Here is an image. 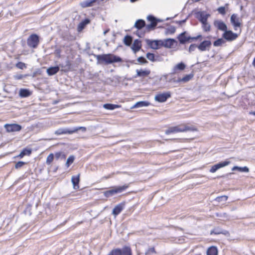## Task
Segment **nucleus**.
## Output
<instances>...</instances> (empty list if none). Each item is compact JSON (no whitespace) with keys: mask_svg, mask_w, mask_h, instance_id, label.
Instances as JSON below:
<instances>
[{"mask_svg":"<svg viewBox=\"0 0 255 255\" xmlns=\"http://www.w3.org/2000/svg\"><path fill=\"white\" fill-rule=\"evenodd\" d=\"M97 62L100 64H110L114 63L121 62L122 59L113 54H104L95 55Z\"/></svg>","mask_w":255,"mask_h":255,"instance_id":"nucleus-1","label":"nucleus"},{"mask_svg":"<svg viewBox=\"0 0 255 255\" xmlns=\"http://www.w3.org/2000/svg\"><path fill=\"white\" fill-rule=\"evenodd\" d=\"M194 131L196 129L194 128L190 127L188 126L181 125L175 127H169L165 131L166 134H169L172 133H176L179 132H185L186 131Z\"/></svg>","mask_w":255,"mask_h":255,"instance_id":"nucleus-2","label":"nucleus"},{"mask_svg":"<svg viewBox=\"0 0 255 255\" xmlns=\"http://www.w3.org/2000/svg\"><path fill=\"white\" fill-rule=\"evenodd\" d=\"M79 130H81L83 132H85L86 130V128L83 127H75L71 129L67 128H60L55 130L54 133L58 135L67 133L72 134L77 132Z\"/></svg>","mask_w":255,"mask_h":255,"instance_id":"nucleus-3","label":"nucleus"},{"mask_svg":"<svg viewBox=\"0 0 255 255\" xmlns=\"http://www.w3.org/2000/svg\"><path fill=\"white\" fill-rule=\"evenodd\" d=\"M147 19L150 22V24L146 25L145 27V29L148 32L154 29L158 22L162 21V20L158 19L152 15H148L147 17Z\"/></svg>","mask_w":255,"mask_h":255,"instance_id":"nucleus-4","label":"nucleus"},{"mask_svg":"<svg viewBox=\"0 0 255 255\" xmlns=\"http://www.w3.org/2000/svg\"><path fill=\"white\" fill-rule=\"evenodd\" d=\"M128 187V185H124L123 186H116L114 187L112 189L104 192V194L105 197H110L115 194L122 192L123 191L126 190Z\"/></svg>","mask_w":255,"mask_h":255,"instance_id":"nucleus-5","label":"nucleus"},{"mask_svg":"<svg viewBox=\"0 0 255 255\" xmlns=\"http://www.w3.org/2000/svg\"><path fill=\"white\" fill-rule=\"evenodd\" d=\"M39 43V38L36 34L30 35L27 40V45L32 48H36Z\"/></svg>","mask_w":255,"mask_h":255,"instance_id":"nucleus-6","label":"nucleus"},{"mask_svg":"<svg viewBox=\"0 0 255 255\" xmlns=\"http://www.w3.org/2000/svg\"><path fill=\"white\" fill-rule=\"evenodd\" d=\"M171 97V93L170 92H167L163 93H160L155 95L154 99L156 101L159 103H163L166 101L167 99Z\"/></svg>","mask_w":255,"mask_h":255,"instance_id":"nucleus-7","label":"nucleus"},{"mask_svg":"<svg viewBox=\"0 0 255 255\" xmlns=\"http://www.w3.org/2000/svg\"><path fill=\"white\" fill-rule=\"evenodd\" d=\"M222 36L227 41H232L235 40L238 37V35L231 30H227L224 32Z\"/></svg>","mask_w":255,"mask_h":255,"instance_id":"nucleus-8","label":"nucleus"},{"mask_svg":"<svg viewBox=\"0 0 255 255\" xmlns=\"http://www.w3.org/2000/svg\"><path fill=\"white\" fill-rule=\"evenodd\" d=\"M190 36L188 35L187 31H184L179 34L177 39L180 44H185L190 42Z\"/></svg>","mask_w":255,"mask_h":255,"instance_id":"nucleus-9","label":"nucleus"},{"mask_svg":"<svg viewBox=\"0 0 255 255\" xmlns=\"http://www.w3.org/2000/svg\"><path fill=\"white\" fill-rule=\"evenodd\" d=\"M162 40H146L147 45L153 49H158L161 46Z\"/></svg>","mask_w":255,"mask_h":255,"instance_id":"nucleus-10","label":"nucleus"},{"mask_svg":"<svg viewBox=\"0 0 255 255\" xmlns=\"http://www.w3.org/2000/svg\"><path fill=\"white\" fill-rule=\"evenodd\" d=\"M212 45L211 41L210 40H204L198 45V48L201 51L209 50Z\"/></svg>","mask_w":255,"mask_h":255,"instance_id":"nucleus-11","label":"nucleus"},{"mask_svg":"<svg viewBox=\"0 0 255 255\" xmlns=\"http://www.w3.org/2000/svg\"><path fill=\"white\" fill-rule=\"evenodd\" d=\"M4 128L8 132L18 131L21 129V126L18 124H5Z\"/></svg>","mask_w":255,"mask_h":255,"instance_id":"nucleus-12","label":"nucleus"},{"mask_svg":"<svg viewBox=\"0 0 255 255\" xmlns=\"http://www.w3.org/2000/svg\"><path fill=\"white\" fill-rule=\"evenodd\" d=\"M231 22L233 25L235 30H237V27H240L241 25L239 20V18L238 17L237 14L235 13L231 15Z\"/></svg>","mask_w":255,"mask_h":255,"instance_id":"nucleus-13","label":"nucleus"},{"mask_svg":"<svg viewBox=\"0 0 255 255\" xmlns=\"http://www.w3.org/2000/svg\"><path fill=\"white\" fill-rule=\"evenodd\" d=\"M176 42V41L174 39L167 38L162 40L161 46L166 48H170Z\"/></svg>","mask_w":255,"mask_h":255,"instance_id":"nucleus-14","label":"nucleus"},{"mask_svg":"<svg viewBox=\"0 0 255 255\" xmlns=\"http://www.w3.org/2000/svg\"><path fill=\"white\" fill-rule=\"evenodd\" d=\"M214 26L219 30L225 32L227 30V25L222 20H216L214 22Z\"/></svg>","mask_w":255,"mask_h":255,"instance_id":"nucleus-15","label":"nucleus"},{"mask_svg":"<svg viewBox=\"0 0 255 255\" xmlns=\"http://www.w3.org/2000/svg\"><path fill=\"white\" fill-rule=\"evenodd\" d=\"M99 0H85L80 3V6L83 8L90 7L94 5V4Z\"/></svg>","mask_w":255,"mask_h":255,"instance_id":"nucleus-16","label":"nucleus"},{"mask_svg":"<svg viewBox=\"0 0 255 255\" xmlns=\"http://www.w3.org/2000/svg\"><path fill=\"white\" fill-rule=\"evenodd\" d=\"M141 48V41L135 39L131 46V49L134 53L140 50Z\"/></svg>","mask_w":255,"mask_h":255,"instance_id":"nucleus-17","label":"nucleus"},{"mask_svg":"<svg viewBox=\"0 0 255 255\" xmlns=\"http://www.w3.org/2000/svg\"><path fill=\"white\" fill-rule=\"evenodd\" d=\"M71 181L73 184V188L74 189H79V183L80 182V174H78L76 176H73L71 178Z\"/></svg>","mask_w":255,"mask_h":255,"instance_id":"nucleus-18","label":"nucleus"},{"mask_svg":"<svg viewBox=\"0 0 255 255\" xmlns=\"http://www.w3.org/2000/svg\"><path fill=\"white\" fill-rule=\"evenodd\" d=\"M59 68H61V71L66 72L69 71L70 70L71 68V63L69 60H66L65 64H60L59 65Z\"/></svg>","mask_w":255,"mask_h":255,"instance_id":"nucleus-19","label":"nucleus"},{"mask_svg":"<svg viewBox=\"0 0 255 255\" xmlns=\"http://www.w3.org/2000/svg\"><path fill=\"white\" fill-rule=\"evenodd\" d=\"M124 204L121 203L117 205L113 210L112 213L115 216L119 215L124 209Z\"/></svg>","mask_w":255,"mask_h":255,"instance_id":"nucleus-20","label":"nucleus"},{"mask_svg":"<svg viewBox=\"0 0 255 255\" xmlns=\"http://www.w3.org/2000/svg\"><path fill=\"white\" fill-rule=\"evenodd\" d=\"M214 234L215 235L223 234L225 236H229L230 234L228 231L222 230L219 228H215L211 232V234Z\"/></svg>","mask_w":255,"mask_h":255,"instance_id":"nucleus-21","label":"nucleus"},{"mask_svg":"<svg viewBox=\"0 0 255 255\" xmlns=\"http://www.w3.org/2000/svg\"><path fill=\"white\" fill-rule=\"evenodd\" d=\"M59 71V66H54L48 68L47 69V73L48 75L52 76L56 74Z\"/></svg>","mask_w":255,"mask_h":255,"instance_id":"nucleus-22","label":"nucleus"},{"mask_svg":"<svg viewBox=\"0 0 255 255\" xmlns=\"http://www.w3.org/2000/svg\"><path fill=\"white\" fill-rule=\"evenodd\" d=\"M31 92L27 89H21L19 90V95L21 98H26L30 96Z\"/></svg>","mask_w":255,"mask_h":255,"instance_id":"nucleus-23","label":"nucleus"},{"mask_svg":"<svg viewBox=\"0 0 255 255\" xmlns=\"http://www.w3.org/2000/svg\"><path fill=\"white\" fill-rule=\"evenodd\" d=\"M136 76L137 77H144L147 76L150 73V71L149 70H143L142 69L140 70H136Z\"/></svg>","mask_w":255,"mask_h":255,"instance_id":"nucleus-24","label":"nucleus"},{"mask_svg":"<svg viewBox=\"0 0 255 255\" xmlns=\"http://www.w3.org/2000/svg\"><path fill=\"white\" fill-rule=\"evenodd\" d=\"M134 27L138 29H141L142 28L146 27L145 21L141 19L137 20L134 24Z\"/></svg>","mask_w":255,"mask_h":255,"instance_id":"nucleus-25","label":"nucleus"},{"mask_svg":"<svg viewBox=\"0 0 255 255\" xmlns=\"http://www.w3.org/2000/svg\"><path fill=\"white\" fill-rule=\"evenodd\" d=\"M122 255H132V251L128 246H124L121 249Z\"/></svg>","mask_w":255,"mask_h":255,"instance_id":"nucleus-26","label":"nucleus"},{"mask_svg":"<svg viewBox=\"0 0 255 255\" xmlns=\"http://www.w3.org/2000/svg\"><path fill=\"white\" fill-rule=\"evenodd\" d=\"M193 77V74H188L186 75L185 76L183 77L182 78H178L177 80L174 81L176 82H187L189 81H190Z\"/></svg>","mask_w":255,"mask_h":255,"instance_id":"nucleus-27","label":"nucleus"},{"mask_svg":"<svg viewBox=\"0 0 255 255\" xmlns=\"http://www.w3.org/2000/svg\"><path fill=\"white\" fill-rule=\"evenodd\" d=\"M150 105V103L147 101H139L137 102L132 108H137L143 107H147Z\"/></svg>","mask_w":255,"mask_h":255,"instance_id":"nucleus-28","label":"nucleus"},{"mask_svg":"<svg viewBox=\"0 0 255 255\" xmlns=\"http://www.w3.org/2000/svg\"><path fill=\"white\" fill-rule=\"evenodd\" d=\"M103 107L107 110H113L115 109L120 108L121 106L113 104H105L103 105Z\"/></svg>","mask_w":255,"mask_h":255,"instance_id":"nucleus-29","label":"nucleus"},{"mask_svg":"<svg viewBox=\"0 0 255 255\" xmlns=\"http://www.w3.org/2000/svg\"><path fill=\"white\" fill-rule=\"evenodd\" d=\"M232 171L238 170V171H239L240 172H249V169L247 166L239 167L237 166H235L232 168Z\"/></svg>","mask_w":255,"mask_h":255,"instance_id":"nucleus-30","label":"nucleus"},{"mask_svg":"<svg viewBox=\"0 0 255 255\" xmlns=\"http://www.w3.org/2000/svg\"><path fill=\"white\" fill-rule=\"evenodd\" d=\"M207 255H218V251L217 248L215 247H210L207 251Z\"/></svg>","mask_w":255,"mask_h":255,"instance_id":"nucleus-31","label":"nucleus"},{"mask_svg":"<svg viewBox=\"0 0 255 255\" xmlns=\"http://www.w3.org/2000/svg\"><path fill=\"white\" fill-rule=\"evenodd\" d=\"M209 16L210 14H204L203 12H201L198 19L202 23L207 22V19Z\"/></svg>","mask_w":255,"mask_h":255,"instance_id":"nucleus-32","label":"nucleus"},{"mask_svg":"<svg viewBox=\"0 0 255 255\" xmlns=\"http://www.w3.org/2000/svg\"><path fill=\"white\" fill-rule=\"evenodd\" d=\"M132 42V37L130 35H126L124 39V43L127 46H130Z\"/></svg>","mask_w":255,"mask_h":255,"instance_id":"nucleus-33","label":"nucleus"},{"mask_svg":"<svg viewBox=\"0 0 255 255\" xmlns=\"http://www.w3.org/2000/svg\"><path fill=\"white\" fill-rule=\"evenodd\" d=\"M185 65L183 62H180L177 64L173 68V73H176L177 70H183L185 68Z\"/></svg>","mask_w":255,"mask_h":255,"instance_id":"nucleus-34","label":"nucleus"},{"mask_svg":"<svg viewBox=\"0 0 255 255\" xmlns=\"http://www.w3.org/2000/svg\"><path fill=\"white\" fill-rule=\"evenodd\" d=\"M31 149H28L25 148L18 155H17V157L22 158L25 155H30L31 154Z\"/></svg>","mask_w":255,"mask_h":255,"instance_id":"nucleus-35","label":"nucleus"},{"mask_svg":"<svg viewBox=\"0 0 255 255\" xmlns=\"http://www.w3.org/2000/svg\"><path fill=\"white\" fill-rule=\"evenodd\" d=\"M90 20L88 18H85L84 20L82 21L78 25V28L82 29L88 23H89Z\"/></svg>","mask_w":255,"mask_h":255,"instance_id":"nucleus-36","label":"nucleus"},{"mask_svg":"<svg viewBox=\"0 0 255 255\" xmlns=\"http://www.w3.org/2000/svg\"><path fill=\"white\" fill-rule=\"evenodd\" d=\"M108 255H122L120 249H115L112 250Z\"/></svg>","mask_w":255,"mask_h":255,"instance_id":"nucleus-37","label":"nucleus"},{"mask_svg":"<svg viewBox=\"0 0 255 255\" xmlns=\"http://www.w3.org/2000/svg\"><path fill=\"white\" fill-rule=\"evenodd\" d=\"M54 159V154L53 153L49 154L46 158V163L47 165H50Z\"/></svg>","mask_w":255,"mask_h":255,"instance_id":"nucleus-38","label":"nucleus"},{"mask_svg":"<svg viewBox=\"0 0 255 255\" xmlns=\"http://www.w3.org/2000/svg\"><path fill=\"white\" fill-rule=\"evenodd\" d=\"M146 57L149 60L152 62H155L156 61V59L155 58V55L153 53L148 52L146 53Z\"/></svg>","mask_w":255,"mask_h":255,"instance_id":"nucleus-39","label":"nucleus"},{"mask_svg":"<svg viewBox=\"0 0 255 255\" xmlns=\"http://www.w3.org/2000/svg\"><path fill=\"white\" fill-rule=\"evenodd\" d=\"M55 158L57 160L59 158L64 159L66 158V155L62 152H57L55 154Z\"/></svg>","mask_w":255,"mask_h":255,"instance_id":"nucleus-40","label":"nucleus"},{"mask_svg":"<svg viewBox=\"0 0 255 255\" xmlns=\"http://www.w3.org/2000/svg\"><path fill=\"white\" fill-rule=\"evenodd\" d=\"M74 159L75 157L73 155H71L68 158L66 162V165L67 167L74 162Z\"/></svg>","mask_w":255,"mask_h":255,"instance_id":"nucleus-41","label":"nucleus"},{"mask_svg":"<svg viewBox=\"0 0 255 255\" xmlns=\"http://www.w3.org/2000/svg\"><path fill=\"white\" fill-rule=\"evenodd\" d=\"M225 43V41L222 38H219L213 43L214 46H219Z\"/></svg>","mask_w":255,"mask_h":255,"instance_id":"nucleus-42","label":"nucleus"},{"mask_svg":"<svg viewBox=\"0 0 255 255\" xmlns=\"http://www.w3.org/2000/svg\"><path fill=\"white\" fill-rule=\"evenodd\" d=\"M230 163V161H224L223 162H219V163H217V164L219 168L220 169L221 168H222L226 166H227Z\"/></svg>","mask_w":255,"mask_h":255,"instance_id":"nucleus-43","label":"nucleus"},{"mask_svg":"<svg viewBox=\"0 0 255 255\" xmlns=\"http://www.w3.org/2000/svg\"><path fill=\"white\" fill-rule=\"evenodd\" d=\"M228 196L224 195V196L217 197L215 199V200L218 202L226 201L228 199Z\"/></svg>","mask_w":255,"mask_h":255,"instance_id":"nucleus-44","label":"nucleus"},{"mask_svg":"<svg viewBox=\"0 0 255 255\" xmlns=\"http://www.w3.org/2000/svg\"><path fill=\"white\" fill-rule=\"evenodd\" d=\"M202 24V27L205 31L207 32L210 30V25L207 22Z\"/></svg>","mask_w":255,"mask_h":255,"instance_id":"nucleus-45","label":"nucleus"},{"mask_svg":"<svg viewBox=\"0 0 255 255\" xmlns=\"http://www.w3.org/2000/svg\"><path fill=\"white\" fill-rule=\"evenodd\" d=\"M137 62L140 64H144L148 63L146 59L142 56L139 57L137 59Z\"/></svg>","mask_w":255,"mask_h":255,"instance_id":"nucleus-46","label":"nucleus"},{"mask_svg":"<svg viewBox=\"0 0 255 255\" xmlns=\"http://www.w3.org/2000/svg\"><path fill=\"white\" fill-rule=\"evenodd\" d=\"M155 248L154 247L149 248L145 252V255H151L152 254H156Z\"/></svg>","mask_w":255,"mask_h":255,"instance_id":"nucleus-47","label":"nucleus"},{"mask_svg":"<svg viewBox=\"0 0 255 255\" xmlns=\"http://www.w3.org/2000/svg\"><path fill=\"white\" fill-rule=\"evenodd\" d=\"M196 48H198V45L196 44H192L190 45L188 51L190 53H191L192 52L194 51Z\"/></svg>","mask_w":255,"mask_h":255,"instance_id":"nucleus-48","label":"nucleus"},{"mask_svg":"<svg viewBox=\"0 0 255 255\" xmlns=\"http://www.w3.org/2000/svg\"><path fill=\"white\" fill-rule=\"evenodd\" d=\"M26 164V162L23 161H18L15 164V168L16 169H19L22 167L24 165Z\"/></svg>","mask_w":255,"mask_h":255,"instance_id":"nucleus-49","label":"nucleus"},{"mask_svg":"<svg viewBox=\"0 0 255 255\" xmlns=\"http://www.w3.org/2000/svg\"><path fill=\"white\" fill-rule=\"evenodd\" d=\"M16 67L20 69H23L24 68L26 67L25 63L22 62H18L16 64Z\"/></svg>","mask_w":255,"mask_h":255,"instance_id":"nucleus-50","label":"nucleus"},{"mask_svg":"<svg viewBox=\"0 0 255 255\" xmlns=\"http://www.w3.org/2000/svg\"><path fill=\"white\" fill-rule=\"evenodd\" d=\"M218 11L222 15H224L226 13L225 7L224 6L219 7L217 9Z\"/></svg>","mask_w":255,"mask_h":255,"instance_id":"nucleus-51","label":"nucleus"},{"mask_svg":"<svg viewBox=\"0 0 255 255\" xmlns=\"http://www.w3.org/2000/svg\"><path fill=\"white\" fill-rule=\"evenodd\" d=\"M26 76V75H23L22 74H16L13 76V77L15 80H21Z\"/></svg>","mask_w":255,"mask_h":255,"instance_id":"nucleus-52","label":"nucleus"},{"mask_svg":"<svg viewBox=\"0 0 255 255\" xmlns=\"http://www.w3.org/2000/svg\"><path fill=\"white\" fill-rule=\"evenodd\" d=\"M202 36L201 35L199 34V35H198L197 36H195V37H191L190 36V42H191L193 41H195V40H197L199 39H200V38H202Z\"/></svg>","mask_w":255,"mask_h":255,"instance_id":"nucleus-53","label":"nucleus"},{"mask_svg":"<svg viewBox=\"0 0 255 255\" xmlns=\"http://www.w3.org/2000/svg\"><path fill=\"white\" fill-rule=\"evenodd\" d=\"M219 167L217 165V164L214 165L210 169V172L211 173H214L218 169H219Z\"/></svg>","mask_w":255,"mask_h":255,"instance_id":"nucleus-54","label":"nucleus"},{"mask_svg":"<svg viewBox=\"0 0 255 255\" xmlns=\"http://www.w3.org/2000/svg\"><path fill=\"white\" fill-rule=\"evenodd\" d=\"M175 31V28L174 26H170L169 28L167 29V32L169 33L170 34H173Z\"/></svg>","mask_w":255,"mask_h":255,"instance_id":"nucleus-55","label":"nucleus"},{"mask_svg":"<svg viewBox=\"0 0 255 255\" xmlns=\"http://www.w3.org/2000/svg\"><path fill=\"white\" fill-rule=\"evenodd\" d=\"M186 19H184V20H182L179 21V23L180 24L183 23H184V22L186 21Z\"/></svg>","mask_w":255,"mask_h":255,"instance_id":"nucleus-56","label":"nucleus"},{"mask_svg":"<svg viewBox=\"0 0 255 255\" xmlns=\"http://www.w3.org/2000/svg\"><path fill=\"white\" fill-rule=\"evenodd\" d=\"M252 64H253V66L254 67V68H255V57L254 59Z\"/></svg>","mask_w":255,"mask_h":255,"instance_id":"nucleus-57","label":"nucleus"},{"mask_svg":"<svg viewBox=\"0 0 255 255\" xmlns=\"http://www.w3.org/2000/svg\"><path fill=\"white\" fill-rule=\"evenodd\" d=\"M251 114L253 115H254V116H255V111L252 112V113H251Z\"/></svg>","mask_w":255,"mask_h":255,"instance_id":"nucleus-58","label":"nucleus"},{"mask_svg":"<svg viewBox=\"0 0 255 255\" xmlns=\"http://www.w3.org/2000/svg\"><path fill=\"white\" fill-rule=\"evenodd\" d=\"M108 31H109L108 30H106V31H105L104 32V34H106L107 33V32H108Z\"/></svg>","mask_w":255,"mask_h":255,"instance_id":"nucleus-59","label":"nucleus"},{"mask_svg":"<svg viewBox=\"0 0 255 255\" xmlns=\"http://www.w3.org/2000/svg\"><path fill=\"white\" fill-rule=\"evenodd\" d=\"M56 51H57V53H58V54H59V53H60V51H59V50H56Z\"/></svg>","mask_w":255,"mask_h":255,"instance_id":"nucleus-60","label":"nucleus"}]
</instances>
